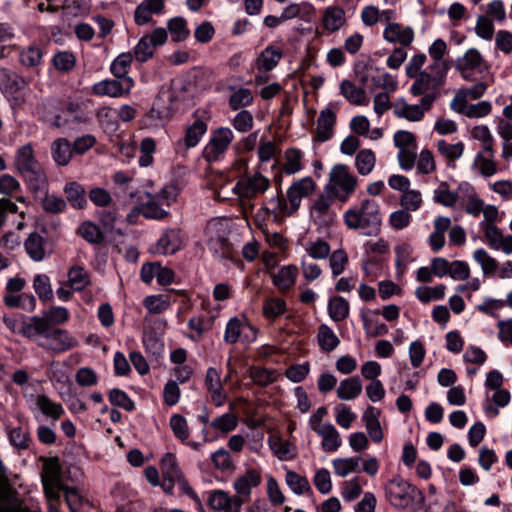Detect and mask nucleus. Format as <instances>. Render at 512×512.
Returning <instances> with one entry per match:
<instances>
[{
  "label": "nucleus",
  "mask_w": 512,
  "mask_h": 512,
  "mask_svg": "<svg viewBox=\"0 0 512 512\" xmlns=\"http://www.w3.org/2000/svg\"><path fill=\"white\" fill-rule=\"evenodd\" d=\"M28 256L35 262L43 261L51 256L53 247L48 239L38 232L30 233L24 242Z\"/></svg>",
  "instance_id": "14"
},
{
  "label": "nucleus",
  "mask_w": 512,
  "mask_h": 512,
  "mask_svg": "<svg viewBox=\"0 0 512 512\" xmlns=\"http://www.w3.org/2000/svg\"><path fill=\"white\" fill-rule=\"evenodd\" d=\"M31 340L44 350L62 353L77 346L78 342L67 330L51 325L45 317L38 316Z\"/></svg>",
  "instance_id": "1"
},
{
  "label": "nucleus",
  "mask_w": 512,
  "mask_h": 512,
  "mask_svg": "<svg viewBox=\"0 0 512 512\" xmlns=\"http://www.w3.org/2000/svg\"><path fill=\"white\" fill-rule=\"evenodd\" d=\"M303 194H274L268 200V210L276 215H291L301 204Z\"/></svg>",
  "instance_id": "15"
},
{
  "label": "nucleus",
  "mask_w": 512,
  "mask_h": 512,
  "mask_svg": "<svg viewBox=\"0 0 512 512\" xmlns=\"http://www.w3.org/2000/svg\"><path fill=\"white\" fill-rule=\"evenodd\" d=\"M7 437L10 445L19 452L29 449L32 443L30 432L20 426L8 429Z\"/></svg>",
  "instance_id": "39"
},
{
  "label": "nucleus",
  "mask_w": 512,
  "mask_h": 512,
  "mask_svg": "<svg viewBox=\"0 0 512 512\" xmlns=\"http://www.w3.org/2000/svg\"><path fill=\"white\" fill-rule=\"evenodd\" d=\"M58 489L59 486L55 470L53 468H49L48 472L45 474L43 489L47 512H62L60 508L61 502H59V496L57 494Z\"/></svg>",
  "instance_id": "19"
},
{
  "label": "nucleus",
  "mask_w": 512,
  "mask_h": 512,
  "mask_svg": "<svg viewBox=\"0 0 512 512\" xmlns=\"http://www.w3.org/2000/svg\"><path fill=\"white\" fill-rule=\"evenodd\" d=\"M313 432L321 437V448L325 452H336L342 445V439L338 430L330 422L324 423L323 426Z\"/></svg>",
  "instance_id": "22"
},
{
  "label": "nucleus",
  "mask_w": 512,
  "mask_h": 512,
  "mask_svg": "<svg viewBox=\"0 0 512 512\" xmlns=\"http://www.w3.org/2000/svg\"><path fill=\"white\" fill-rule=\"evenodd\" d=\"M234 139L230 128L220 127L212 132L209 142L203 150V157L208 162L217 161L229 148Z\"/></svg>",
  "instance_id": "9"
},
{
  "label": "nucleus",
  "mask_w": 512,
  "mask_h": 512,
  "mask_svg": "<svg viewBox=\"0 0 512 512\" xmlns=\"http://www.w3.org/2000/svg\"><path fill=\"white\" fill-rule=\"evenodd\" d=\"M356 177L350 172L345 164H337L329 172V183L327 189L330 192L341 190L342 192H352L356 189Z\"/></svg>",
  "instance_id": "12"
},
{
  "label": "nucleus",
  "mask_w": 512,
  "mask_h": 512,
  "mask_svg": "<svg viewBox=\"0 0 512 512\" xmlns=\"http://www.w3.org/2000/svg\"><path fill=\"white\" fill-rule=\"evenodd\" d=\"M305 252L312 259L323 260L330 255L331 247L327 241L318 238L305 245Z\"/></svg>",
  "instance_id": "50"
},
{
  "label": "nucleus",
  "mask_w": 512,
  "mask_h": 512,
  "mask_svg": "<svg viewBox=\"0 0 512 512\" xmlns=\"http://www.w3.org/2000/svg\"><path fill=\"white\" fill-rule=\"evenodd\" d=\"M491 398L487 395V401L484 404V411L489 417H496L499 414L498 408L505 407L510 402V393L506 389H495Z\"/></svg>",
  "instance_id": "32"
},
{
  "label": "nucleus",
  "mask_w": 512,
  "mask_h": 512,
  "mask_svg": "<svg viewBox=\"0 0 512 512\" xmlns=\"http://www.w3.org/2000/svg\"><path fill=\"white\" fill-rule=\"evenodd\" d=\"M414 30L397 22H389L383 31V38L391 44L409 46L414 40Z\"/></svg>",
  "instance_id": "17"
},
{
  "label": "nucleus",
  "mask_w": 512,
  "mask_h": 512,
  "mask_svg": "<svg viewBox=\"0 0 512 512\" xmlns=\"http://www.w3.org/2000/svg\"><path fill=\"white\" fill-rule=\"evenodd\" d=\"M230 230V223L227 218L214 217L206 223L204 240L214 256L224 258L230 253Z\"/></svg>",
  "instance_id": "5"
},
{
  "label": "nucleus",
  "mask_w": 512,
  "mask_h": 512,
  "mask_svg": "<svg viewBox=\"0 0 512 512\" xmlns=\"http://www.w3.org/2000/svg\"><path fill=\"white\" fill-rule=\"evenodd\" d=\"M3 302L9 308L22 309L27 312H33L36 308V298L31 293L6 294Z\"/></svg>",
  "instance_id": "34"
},
{
  "label": "nucleus",
  "mask_w": 512,
  "mask_h": 512,
  "mask_svg": "<svg viewBox=\"0 0 512 512\" xmlns=\"http://www.w3.org/2000/svg\"><path fill=\"white\" fill-rule=\"evenodd\" d=\"M327 258H329V267L333 277H337L345 271L349 261L345 250L337 249L332 253L330 252Z\"/></svg>",
  "instance_id": "56"
},
{
  "label": "nucleus",
  "mask_w": 512,
  "mask_h": 512,
  "mask_svg": "<svg viewBox=\"0 0 512 512\" xmlns=\"http://www.w3.org/2000/svg\"><path fill=\"white\" fill-rule=\"evenodd\" d=\"M343 218L348 228L360 229L364 235L375 236L380 231L381 218L373 200H363L359 207L348 209Z\"/></svg>",
  "instance_id": "2"
},
{
  "label": "nucleus",
  "mask_w": 512,
  "mask_h": 512,
  "mask_svg": "<svg viewBox=\"0 0 512 512\" xmlns=\"http://www.w3.org/2000/svg\"><path fill=\"white\" fill-rule=\"evenodd\" d=\"M268 444L279 460H289L293 457V446L289 442L283 441L279 437H270Z\"/></svg>",
  "instance_id": "55"
},
{
  "label": "nucleus",
  "mask_w": 512,
  "mask_h": 512,
  "mask_svg": "<svg viewBox=\"0 0 512 512\" xmlns=\"http://www.w3.org/2000/svg\"><path fill=\"white\" fill-rule=\"evenodd\" d=\"M15 166L23 175L31 190L37 192L48 189L46 176L34 156L31 145H24L17 150Z\"/></svg>",
  "instance_id": "3"
},
{
  "label": "nucleus",
  "mask_w": 512,
  "mask_h": 512,
  "mask_svg": "<svg viewBox=\"0 0 512 512\" xmlns=\"http://www.w3.org/2000/svg\"><path fill=\"white\" fill-rule=\"evenodd\" d=\"M362 493V487L359 477H353L348 481H344L341 486V496L346 502H352Z\"/></svg>",
  "instance_id": "62"
},
{
  "label": "nucleus",
  "mask_w": 512,
  "mask_h": 512,
  "mask_svg": "<svg viewBox=\"0 0 512 512\" xmlns=\"http://www.w3.org/2000/svg\"><path fill=\"white\" fill-rule=\"evenodd\" d=\"M409 78L414 79V82L410 87V93L413 96H424L430 93H437L439 95L438 90L441 87L438 80L439 77L434 78L428 73V71H425L410 76Z\"/></svg>",
  "instance_id": "21"
},
{
  "label": "nucleus",
  "mask_w": 512,
  "mask_h": 512,
  "mask_svg": "<svg viewBox=\"0 0 512 512\" xmlns=\"http://www.w3.org/2000/svg\"><path fill=\"white\" fill-rule=\"evenodd\" d=\"M417 488L403 478L396 476L385 484V494L389 503L400 509H405L415 501Z\"/></svg>",
  "instance_id": "6"
},
{
  "label": "nucleus",
  "mask_w": 512,
  "mask_h": 512,
  "mask_svg": "<svg viewBox=\"0 0 512 512\" xmlns=\"http://www.w3.org/2000/svg\"><path fill=\"white\" fill-rule=\"evenodd\" d=\"M37 317L38 316H23L21 318H16L5 316L3 318V322L12 333L22 335L23 337L31 340Z\"/></svg>",
  "instance_id": "24"
},
{
  "label": "nucleus",
  "mask_w": 512,
  "mask_h": 512,
  "mask_svg": "<svg viewBox=\"0 0 512 512\" xmlns=\"http://www.w3.org/2000/svg\"><path fill=\"white\" fill-rule=\"evenodd\" d=\"M58 489L59 486L55 470L53 468H49L48 472L45 474L43 489L47 512H62L60 508L61 502H59V496L57 494Z\"/></svg>",
  "instance_id": "20"
},
{
  "label": "nucleus",
  "mask_w": 512,
  "mask_h": 512,
  "mask_svg": "<svg viewBox=\"0 0 512 512\" xmlns=\"http://www.w3.org/2000/svg\"><path fill=\"white\" fill-rule=\"evenodd\" d=\"M40 461L42 462V469L40 473L42 487L44 488L45 474L48 472L49 468H53L55 470L56 479L59 486V489L57 490L59 502H61V492H63L65 502L70 512H79L84 504V496L77 487H70L64 482L59 458L56 456H41Z\"/></svg>",
  "instance_id": "4"
},
{
  "label": "nucleus",
  "mask_w": 512,
  "mask_h": 512,
  "mask_svg": "<svg viewBox=\"0 0 512 512\" xmlns=\"http://www.w3.org/2000/svg\"><path fill=\"white\" fill-rule=\"evenodd\" d=\"M362 381L358 376L343 379L336 390L337 397L343 401L356 399L362 392Z\"/></svg>",
  "instance_id": "28"
},
{
  "label": "nucleus",
  "mask_w": 512,
  "mask_h": 512,
  "mask_svg": "<svg viewBox=\"0 0 512 512\" xmlns=\"http://www.w3.org/2000/svg\"><path fill=\"white\" fill-rule=\"evenodd\" d=\"M474 260L481 266L485 275L495 274L498 270V262L485 249L478 248L473 253Z\"/></svg>",
  "instance_id": "47"
},
{
  "label": "nucleus",
  "mask_w": 512,
  "mask_h": 512,
  "mask_svg": "<svg viewBox=\"0 0 512 512\" xmlns=\"http://www.w3.org/2000/svg\"><path fill=\"white\" fill-rule=\"evenodd\" d=\"M341 95L353 105H365L368 103V98L365 89L356 86L350 80H343L340 83Z\"/></svg>",
  "instance_id": "30"
},
{
  "label": "nucleus",
  "mask_w": 512,
  "mask_h": 512,
  "mask_svg": "<svg viewBox=\"0 0 512 512\" xmlns=\"http://www.w3.org/2000/svg\"><path fill=\"white\" fill-rule=\"evenodd\" d=\"M284 158L285 163L283 166V170L285 171V173L295 174L301 170L302 153L300 150L296 148L287 149L285 151Z\"/></svg>",
  "instance_id": "59"
},
{
  "label": "nucleus",
  "mask_w": 512,
  "mask_h": 512,
  "mask_svg": "<svg viewBox=\"0 0 512 512\" xmlns=\"http://www.w3.org/2000/svg\"><path fill=\"white\" fill-rule=\"evenodd\" d=\"M317 342L321 351L332 352L340 344V339L333 331V329L327 324H321L317 331Z\"/></svg>",
  "instance_id": "35"
},
{
  "label": "nucleus",
  "mask_w": 512,
  "mask_h": 512,
  "mask_svg": "<svg viewBox=\"0 0 512 512\" xmlns=\"http://www.w3.org/2000/svg\"><path fill=\"white\" fill-rule=\"evenodd\" d=\"M210 459L214 468L221 472H227L234 469V462L231 454L225 448H219L211 453Z\"/></svg>",
  "instance_id": "53"
},
{
  "label": "nucleus",
  "mask_w": 512,
  "mask_h": 512,
  "mask_svg": "<svg viewBox=\"0 0 512 512\" xmlns=\"http://www.w3.org/2000/svg\"><path fill=\"white\" fill-rule=\"evenodd\" d=\"M327 310L332 321L341 322L348 317L350 305L345 298L333 296L328 301Z\"/></svg>",
  "instance_id": "37"
},
{
  "label": "nucleus",
  "mask_w": 512,
  "mask_h": 512,
  "mask_svg": "<svg viewBox=\"0 0 512 512\" xmlns=\"http://www.w3.org/2000/svg\"><path fill=\"white\" fill-rule=\"evenodd\" d=\"M33 288L40 300L48 301L53 298V289L48 275L37 274L33 279Z\"/></svg>",
  "instance_id": "51"
},
{
  "label": "nucleus",
  "mask_w": 512,
  "mask_h": 512,
  "mask_svg": "<svg viewBox=\"0 0 512 512\" xmlns=\"http://www.w3.org/2000/svg\"><path fill=\"white\" fill-rule=\"evenodd\" d=\"M205 386L215 405L218 407L223 405L225 396L222 393L223 387L220 380V374L216 368L209 367L207 369L205 375Z\"/></svg>",
  "instance_id": "26"
},
{
  "label": "nucleus",
  "mask_w": 512,
  "mask_h": 512,
  "mask_svg": "<svg viewBox=\"0 0 512 512\" xmlns=\"http://www.w3.org/2000/svg\"><path fill=\"white\" fill-rule=\"evenodd\" d=\"M248 375L254 384L267 387L277 380L278 372L275 369L252 366L248 370Z\"/></svg>",
  "instance_id": "38"
},
{
  "label": "nucleus",
  "mask_w": 512,
  "mask_h": 512,
  "mask_svg": "<svg viewBox=\"0 0 512 512\" xmlns=\"http://www.w3.org/2000/svg\"><path fill=\"white\" fill-rule=\"evenodd\" d=\"M35 405L37 409L50 418L53 423L56 422L65 413L63 406L60 403L52 401L46 395H37L35 397Z\"/></svg>",
  "instance_id": "31"
},
{
  "label": "nucleus",
  "mask_w": 512,
  "mask_h": 512,
  "mask_svg": "<svg viewBox=\"0 0 512 512\" xmlns=\"http://www.w3.org/2000/svg\"><path fill=\"white\" fill-rule=\"evenodd\" d=\"M446 286L443 284L434 287L421 286L415 290V296L422 303L442 300L445 297Z\"/></svg>",
  "instance_id": "45"
},
{
  "label": "nucleus",
  "mask_w": 512,
  "mask_h": 512,
  "mask_svg": "<svg viewBox=\"0 0 512 512\" xmlns=\"http://www.w3.org/2000/svg\"><path fill=\"white\" fill-rule=\"evenodd\" d=\"M0 512H42L39 507H29L16 496L15 498H8L0 504Z\"/></svg>",
  "instance_id": "64"
},
{
  "label": "nucleus",
  "mask_w": 512,
  "mask_h": 512,
  "mask_svg": "<svg viewBox=\"0 0 512 512\" xmlns=\"http://www.w3.org/2000/svg\"><path fill=\"white\" fill-rule=\"evenodd\" d=\"M436 146L438 152L449 162L459 159L464 152V144L462 142L451 144L445 140H440Z\"/></svg>",
  "instance_id": "54"
},
{
  "label": "nucleus",
  "mask_w": 512,
  "mask_h": 512,
  "mask_svg": "<svg viewBox=\"0 0 512 512\" xmlns=\"http://www.w3.org/2000/svg\"><path fill=\"white\" fill-rule=\"evenodd\" d=\"M336 124V115L330 108L320 111L316 122V130L313 140L315 142H325L329 140L334 133Z\"/></svg>",
  "instance_id": "18"
},
{
  "label": "nucleus",
  "mask_w": 512,
  "mask_h": 512,
  "mask_svg": "<svg viewBox=\"0 0 512 512\" xmlns=\"http://www.w3.org/2000/svg\"><path fill=\"white\" fill-rule=\"evenodd\" d=\"M169 427L174 437L181 443L187 442L190 438V429L187 419L181 414H172L169 419Z\"/></svg>",
  "instance_id": "43"
},
{
  "label": "nucleus",
  "mask_w": 512,
  "mask_h": 512,
  "mask_svg": "<svg viewBox=\"0 0 512 512\" xmlns=\"http://www.w3.org/2000/svg\"><path fill=\"white\" fill-rule=\"evenodd\" d=\"M134 86L132 78L122 79H105L95 83L92 91L97 96H108L111 98H120L130 93Z\"/></svg>",
  "instance_id": "11"
},
{
  "label": "nucleus",
  "mask_w": 512,
  "mask_h": 512,
  "mask_svg": "<svg viewBox=\"0 0 512 512\" xmlns=\"http://www.w3.org/2000/svg\"><path fill=\"white\" fill-rule=\"evenodd\" d=\"M68 283L72 290L82 291L90 284L89 273L81 266H73L68 271Z\"/></svg>",
  "instance_id": "44"
},
{
  "label": "nucleus",
  "mask_w": 512,
  "mask_h": 512,
  "mask_svg": "<svg viewBox=\"0 0 512 512\" xmlns=\"http://www.w3.org/2000/svg\"><path fill=\"white\" fill-rule=\"evenodd\" d=\"M261 483V472L257 469H247L234 479L232 487L234 493L239 495V498L245 504L251 500L253 489L259 487Z\"/></svg>",
  "instance_id": "10"
},
{
  "label": "nucleus",
  "mask_w": 512,
  "mask_h": 512,
  "mask_svg": "<svg viewBox=\"0 0 512 512\" xmlns=\"http://www.w3.org/2000/svg\"><path fill=\"white\" fill-rule=\"evenodd\" d=\"M285 483L295 495L300 496L311 492V486L308 478L293 470L286 471Z\"/></svg>",
  "instance_id": "40"
},
{
  "label": "nucleus",
  "mask_w": 512,
  "mask_h": 512,
  "mask_svg": "<svg viewBox=\"0 0 512 512\" xmlns=\"http://www.w3.org/2000/svg\"><path fill=\"white\" fill-rule=\"evenodd\" d=\"M167 28L171 34V39L174 42L184 41L190 35L187 22L182 17H174L170 19L167 23Z\"/></svg>",
  "instance_id": "48"
},
{
  "label": "nucleus",
  "mask_w": 512,
  "mask_h": 512,
  "mask_svg": "<svg viewBox=\"0 0 512 512\" xmlns=\"http://www.w3.org/2000/svg\"><path fill=\"white\" fill-rule=\"evenodd\" d=\"M206 504L215 512H242L244 503L239 495L227 490L212 489L206 493Z\"/></svg>",
  "instance_id": "8"
},
{
  "label": "nucleus",
  "mask_w": 512,
  "mask_h": 512,
  "mask_svg": "<svg viewBox=\"0 0 512 512\" xmlns=\"http://www.w3.org/2000/svg\"><path fill=\"white\" fill-rule=\"evenodd\" d=\"M157 252L169 255L174 254L182 247L181 231L170 229L157 240Z\"/></svg>",
  "instance_id": "25"
},
{
  "label": "nucleus",
  "mask_w": 512,
  "mask_h": 512,
  "mask_svg": "<svg viewBox=\"0 0 512 512\" xmlns=\"http://www.w3.org/2000/svg\"><path fill=\"white\" fill-rule=\"evenodd\" d=\"M483 63V57L477 49H468L463 56L457 58L456 68L462 73L479 68Z\"/></svg>",
  "instance_id": "42"
},
{
  "label": "nucleus",
  "mask_w": 512,
  "mask_h": 512,
  "mask_svg": "<svg viewBox=\"0 0 512 512\" xmlns=\"http://www.w3.org/2000/svg\"><path fill=\"white\" fill-rule=\"evenodd\" d=\"M479 227L484 232L490 248L497 249L498 244L503 238L501 230L494 223H488L487 221H481Z\"/></svg>",
  "instance_id": "63"
},
{
  "label": "nucleus",
  "mask_w": 512,
  "mask_h": 512,
  "mask_svg": "<svg viewBox=\"0 0 512 512\" xmlns=\"http://www.w3.org/2000/svg\"><path fill=\"white\" fill-rule=\"evenodd\" d=\"M207 131V125L200 120L188 127L185 134V144L188 148L196 146Z\"/></svg>",
  "instance_id": "61"
},
{
  "label": "nucleus",
  "mask_w": 512,
  "mask_h": 512,
  "mask_svg": "<svg viewBox=\"0 0 512 512\" xmlns=\"http://www.w3.org/2000/svg\"><path fill=\"white\" fill-rule=\"evenodd\" d=\"M282 51L273 46H267L256 59V67L261 72H269L273 70L282 59Z\"/></svg>",
  "instance_id": "27"
},
{
  "label": "nucleus",
  "mask_w": 512,
  "mask_h": 512,
  "mask_svg": "<svg viewBox=\"0 0 512 512\" xmlns=\"http://www.w3.org/2000/svg\"><path fill=\"white\" fill-rule=\"evenodd\" d=\"M360 457L337 458L332 461L334 473L339 477H346L350 473L358 471Z\"/></svg>",
  "instance_id": "46"
},
{
  "label": "nucleus",
  "mask_w": 512,
  "mask_h": 512,
  "mask_svg": "<svg viewBox=\"0 0 512 512\" xmlns=\"http://www.w3.org/2000/svg\"><path fill=\"white\" fill-rule=\"evenodd\" d=\"M26 81L15 72L0 68V89L6 94H13L26 86Z\"/></svg>",
  "instance_id": "33"
},
{
  "label": "nucleus",
  "mask_w": 512,
  "mask_h": 512,
  "mask_svg": "<svg viewBox=\"0 0 512 512\" xmlns=\"http://www.w3.org/2000/svg\"><path fill=\"white\" fill-rule=\"evenodd\" d=\"M43 58L42 50L37 46H29L20 52L19 61L27 68H37Z\"/></svg>",
  "instance_id": "52"
},
{
  "label": "nucleus",
  "mask_w": 512,
  "mask_h": 512,
  "mask_svg": "<svg viewBox=\"0 0 512 512\" xmlns=\"http://www.w3.org/2000/svg\"><path fill=\"white\" fill-rule=\"evenodd\" d=\"M133 56L129 52L119 54L110 65V72L115 78L125 80L131 78L128 73L131 69Z\"/></svg>",
  "instance_id": "41"
},
{
  "label": "nucleus",
  "mask_w": 512,
  "mask_h": 512,
  "mask_svg": "<svg viewBox=\"0 0 512 512\" xmlns=\"http://www.w3.org/2000/svg\"><path fill=\"white\" fill-rule=\"evenodd\" d=\"M297 276V266L293 264L285 265L272 275V283L280 292H286L295 285Z\"/></svg>",
  "instance_id": "23"
},
{
  "label": "nucleus",
  "mask_w": 512,
  "mask_h": 512,
  "mask_svg": "<svg viewBox=\"0 0 512 512\" xmlns=\"http://www.w3.org/2000/svg\"><path fill=\"white\" fill-rule=\"evenodd\" d=\"M238 426V417L235 413L228 412L215 417L209 423V428L218 435V438L223 437L235 430Z\"/></svg>",
  "instance_id": "29"
},
{
  "label": "nucleus",
  "mask_w": 512,
  "mask_h": 512,
  "mask_svg": "<svg viewBox=\"0 0 512 512\" xmlns=\"http://www.w3.org/2000/svg\"><path fill=\"white\" fill-rule=\"evenodd\" d=\"M109 401L113 406L120 407L126 411H133L135 409L134 401L129 397V395L119 389L113 388L109 391L108 394Z\"/></svg>",
  "instance_id": "58"
},
{
  "label": "nucleus",
  "mask_w": 512,
  "mask_h": 512,
  "mask_svg": "<svg viewBox=\"0 0 512 512\" xmlns=\"http://www.w3.org/2000/svg\"><path fill=\"white\" fill-rule=\"evenodd\" d=\"M437 98V93L426 94L421 98L419 104H409L403 98L398 99L393 106V113L397 118L419 122L424 118L425 113L431 109Z\"/></svg>",
  "instance_id": "7"
},
{
  "label": "nucleus",
  "mask_w": 512,
  "mask_h": 512,
  "mask_svg": "<svg viewBox=\"0 0 512 512\" xmlns=\"http://www.w3.org/2000/svg\"><path fill=\"white\" fill-rule=\"evenodd\" d=\"M346 12L338 5L324 8L320 21L321 28L327 34H333L346 25Z\"/></svg>",
  "instance_id": "16"
},
{
  "label": "nucleus",
  "mask_w": 512,
  "mask_h": 512,
  "mask_svg": "<svg viewBox=\"0 0 512 512\" xmlns=\"http://www.w3.org/2000/svg\"><path fill=\"white\" fill-rule=\"evenodd\" d=\"M252 102V93L247 88L234 90L229 98V106L232 110H239L243 107L249 106Z\"/></svg>",
  "instance_id": "60"
},
{
  "label": "nucleus",
  "mask_w": 512,
  "mask_h": 512,
  "mask_svg": "<svg viewBox=\"0 0 512 512\" xmlns=\"http://www.w3.org/2000/svg\"><path fill=\"white\" fill-rule=\"evenodd\" d=\"M177 194H155L147 202L139 207V213L148 219H162L167 214V207L171 202L176 201Z\"/></svg>",
  "instance_id": "13"
},
{
  "label": "nucleus",
  "mask_w": 512,
  "mask_h": 512,
  "mask_svg": "<svg viewBox=\"0 0 512 512\" xmlns=\"http://www.w3.org/2000/svg\"><path fill=\"white\" fill-rule=\"evenodd\" d=\"M79 234L91 244H101L104 234L100 227L91 221H84L78 228Z\"/></svg>",
  "instance_id": "49"
},
{
  "label": "nucleus",
  "mask_w": 512,
  "mask_h": 512,
  "mask_svg": "<svg viewBox=\"0 0 512 512\" xmlns=\"http://www.w3.org/2000/svg\"><path fill=\"white\" fill-rule=\"evenodd\" d=\"M51 154L57 165L66 166L72 158L73 150L66 139L58 138L51 145Z\"/></svg>",
  "instance_id": "36"
},
{
  "label": "nucleus",
  "mask_w": 512,
  "mask_h": 512,
  "mask_svg": "<svg viewBox=\"0 0 512 512\" xmlns=\"http://www.w3.org/2000/svg\"><path fill=\"white\" fill-rule=\"evenodd\" d=\"M375 162V154L370 149L361 150L355 159L356 168L361 175L369 174L373 170Z\"/></svg>",
  "instance_id": "57"
}]
</instances>
